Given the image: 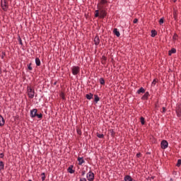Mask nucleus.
I'll return each instance as SVG.
<instances>
[{
    "label": "nucleus",
    "instance_id": "nucleus-25",
    "mask_svg": "<svg viewBox=\"0 0 181 181\" xmlns=\"http://www.w3.org/2000/svg\"><path fill=\"white\" fill-rule=\"evenodd\" d=\"M68 171L70 173H74V170H73V168L71 167H69L68 168Z\"/></svg>",
    "mask_w": 181,
    "mask_h": 181
},
{
    "label": "nucleus",
    "instance_id": "nucleus-40",
    "mask_svg": "<svg viewBox=\"0 0 181 181\" xmlns=\"http://www.w3.org/2000/svg\"><path fill=\"white\" fill-rule=\"evenodd\" d=\"M77 133L78 134V135H81V131L77 130Z\"/></svg>",
    "mask_w": 181,
    "mask_h": 181
},
{
    "label": "nucleus",
    "instance_id": "nucleus-2",
    "mask_svg": "<svg viewBox=\"0 0 181 181\" xmlns=\"http://www.w3.org/2000/svg\"><path fill=\"white\" fill-rule=\"evenodd\" d=\"M73 76H77L80 73V67L78 66H73L71 68Z\"/></svg>",
    "mask_w": 181,
    "mask_h": 181
},
{
    "label": "nucleus",
    "instance_id": "nucleus-28",
    "mask_svg": "<svg viewBox=\"0 0 181 181\" xmlns=\"http://www.w3.org/2000/svg\"><path fill=\"white\" fill-rule=\"evenodd\" d=\"M177 117H181V110L176 111Z\"/></svg>",
    "mask_w": 181,
    "mask_h": 181
},
{
    "label": "nucleus",
    "instance_id": "nucleus-10",
    "mask_svg": "<svg viewBox=\"0 0 181 181\" xmlns=\"http://www.w3.org/2000/svg\"><path fill=\"white\" fill-rule=\"evenodd\" d=\"M113 33H115V35L117 37H119V36H121V34L119 33V31H118L117 28H115L113 30Z\"/></svg>",
    "mask_w": 181,
    "mask_h": 181
},
{
    "label": "nucleus",
    "instance_id": "nucleus-33",
    "mask_svg": "<svg viewBox=\"0 0 181 181\" xmlns=\"http://www.w3.org/2000/svg\"><path fill=\"white\" fill-rule=\"evenodd\" d=\"M98 138H104V134H100L97 135Z\"/></svg>",
    "mask_w": 181,
    "mask_h": 181
},
{
    "label": "nucleus",
    "instance_id": "nucleus-46",
    "mask_svg": "<svg viewBox=\"0 0 181 181\" xmlns=\"http://www.w3.org/2000/svg\"><path fill=\"white\" fill-rule=\"evenodd\" d=\"M54 85L56 86V82L54 83Z\"/></svg>",
    "mask_w": 181,
    "mask_h": 181
},
{
    "label": "nucleus",
    "instance_id": "nucleus-30",
    "mask_svg": "<svg viewBox=\"0 0 181 181\" xmlns=\"http://www.w3.org/2000/svg\"><path fill=\"white\" fill-rule=\"evenodd\" d=\"M28 70H33V68H32V64L31 63H30L28 65Z\"/></svg>",
    "mask_w": 181,
    "mask_h": 181
},
{
    "label": "nucleus",
    "instance_id": "nucleus-31",
    "mask_svg": "<svg viewBox=\"0 0 181 181\" xmlns=\"http://www.w3.org/2000/svg\"><path fill=\"white\" fill-rule=\"evenodd\" d=\"M151 86H156V79H153V81L151 83Z\"/></svg>",
    "mask_w": 181,
    "mask_h": 181
},
{
    "label": "nucleus",
    "instance_id": "nucleus-12",
    "mask_svg": "<svg viewBox=\"0 0 181 181\" xmlns=\"http://www.w3.org/2000/svg\"><path fill=\"white\" fill-rule=\"evenodd\" d=\"M78 165H81L82 163H84V162H86V161L84 160L83 157H78Z\"/></svg>",
    "mask_w": 181,
    "mask_h": 181
},
{
    "label": "nucleus",
    "instance_id": "nucleus-45",
    "mask_svg": "<svg viewBox=\"0 0 181 181\" xmlns=\"http://www.w3.org/2000/svg\"><path fill=\"white\" fill-rule=\"evenodd\" d=\"M147 154H148V155H151V153H149V152H147Z\"/></svg>",
    "mask_w": 181,
    "mask_h": 181
},
{
    "label": "nucleus",
    "instance_id": "nucleus-36",
    "mask_svg": "<svg viewBox=\"0 0 181 181\" xmlns=\"http://www.w3.org/2000/svg\"><path fill=\"white\" fill-rule=\"evenodd\" d=\"M99 16H100V13H95V18H98Z\"/></svg>",
    "mask_w": 181,
    "mask_h": 181
},
{
    "label": "nucleus",
    "instance_id": "nucleus-47",
    "mask_svg": "<svg viewBox=\"0 0 181 181\" xmlns=\"http://www.w3.org/2000/svg\"><path fill=\"white\" fill-rule=\"evenodd\" d=\"M28 181H33L32 180H29Z\"/></svg>",
    "mask_w": 181,
    "mask_h": 181
},
{
    "label": "nucleus",
    "instance_id": "nucleus-23",
    "mask_svg": "<svg viewBox=\"0 0 181 181\" xmlns=\"http://www.w3.org/2000/svg\"><path fill=\"white\" fill-rule=\"evenodd\" d=\"M18 40L19 42V45H21V46H23V42H22V38H21V36H18Z\"/></svg>",
    "mask_w": 181,
    "mask_h": 181
},
{
    "label": "nucleus",
    "instance_id": "nucleus-11",
    "mask_svg": "<svg viewBox=\"0 0 181 181\" xmlns=\"http://www.w3.org/2000/svg\"><path fill=\"white\" fill-rule=\"evenodd\" d=\"M148 97H149V92H146L142 96L141 100H148Z\"/></svg>",
    "mask_w": 181,
    "mask_h": 181
},
{
    "label": "nucleus",
    "instance_id": "nucleus-29",
    "mask_svg": "<svg viewBox=\"0 0 181 181\" xmlns=\"http://www.w3.org/2000/svg\"><path fill=\"white\" fill-rule=\"evenodd\" d=\"M163 22H165V19L163 18H161L159 21V23L160 25H162V23H163Z\"/></svg>",
    "mask_w": 181,
    "mask_h": 181
},
{
    "label": "nucleus",
    "instance_id": "nucleus-44",
    "mask_svg": "<svg viewBox=\"0 0 181 181\" xmlns=\"http://www.w3.org/2000/svg\"><path fill=\"white\" fill-rule=\"evenodd\" d=\"M95 13H100V11L98 10H95Z\"/></svg>",
    "mask_w": 181,
    "mask_h": 181
},
{
    "label": "nucleus",
    "instance_id": "nucleus-17",
    "mask_svg": "<svg viewBox=\"0 0 181 181\" xmlns=\"http://www.w3.org/2000/svg\"><path fill=\"white\" fill-rule=\"evenodd\" d=\"M5 168V164L3 161H0V170H4Z\"/></svg>",
    "mask_w": 181,
    "mask_h": 181
},
{
    "label": "nucleus",
    "instance_id": "nucleus-15",
    "mask_svg": "<svg viewBox=\"0 0 181 181\" xmlns=\"http://www.w3.org/2000/svg\"><path fill=\"white\" fill-rule=\"evenodd\" d=\"M99 83L100 84H101L102 86H104L105 84V80L104 79V78H100L99 79Z\"/></svg>",
    "mask_w": 181,
    "mask_h": 181
},
{
    "label": "nucleus",
    "instance_id": "nucleus-34",
    "mask_svg": "<svg viewBox=\"0 0 181 181\" xmlns=\"http://www.w3.org/2000/svg\"><path fill=\"white\" fill-rule=\"evenodd\" d=\"M133 23H138V18H134L133 21Z\"/></svg>",
    "mask_w": 181,
    "mask_h": 181
},
{
    "label": "nucleus",
    "instance_id": "nucleus-38",
    "mask_svg": "<svg viewBox=\"0 0 181 181\" xmlns=\"http://www.w3.org/2000/svg\"><path fill=\"white\" fill-rule=\"evenodd\" d=\"M79 181H87V179H86V178H81Z\"/></svg>",
    "mask_w": 181,
    "mask_h": 181
},
{
    "label": "nucleus",
    "instance_id": "nucleus-13",
    "mask_svg": "<svg viewBox=\"0 0 181 181\" xmlns=\"http://www.w3.org/2000/svg\"><path fill=\"white\" fill-rule=\"evenodd\" d=\"M124 181H133L132 177L131 175L124 176Z\"/></svg>",
    "mask_w": 181,
    "mask_h": 181
},
{
    "label": "nucleus",
    "instance_id": "nucleus-7",
    "mask_svg": "<svg viewBox=\"0 0 181 181\" xmlns=\"http://www.w3.org/2000/svg\"><path fill=\"white\" fill-rule=\"evenodd\" d=\"M105 16H107V12L105 11V10H100V18H105Z\"/></svg>",
    "mask_w": 181,
    "mask_h": 181
},
{
    "label": "nucleus",
    "instance_id": "nucleus-39",
    "mask_svg": "<svg viewBox=\"0 0 181 181\" xmlns=\"http://www.w3.org/2000/svg\"><path fill=\"white\" fill-rule=\"evenodd\" d=\"M140 156H141V153H139L136 154V158H140Z\"/></svg>",
    "mask_w": 181,
    "mask_h": 181
},
{
    "label": "nucleus",
    "instance_id": "nucleus-48",
    "mask_svg": "<svg viewBox=\"0 0 181 181\" xmlns=\"http://www.w3.org/2000/svg\"><path fill=\"white\" fill-rule=\"evenodd\" d=\"M133 181H135V180H133Z\"/></svg>",
    "mask_w": 181,
    "mask_h": 181
},
{
    "label": "nucleus",
    "instance_id": "nucleus-18",
    "mask_svg": "<svg viewBox=\"0 0 181 181\" xmlns=\"http://www.w3.org/2000/svg\"><path fill=\"white\" fill-rule=\"evenodd\" d=\"M94 97H95L94 102L95 103V104H97L98 101H100V97H98V95H95Z\"/></svg>",
    "mask_w": 181,
    "mask_h": 181
},
{
    "label": "nucleus",
    "instance_id": "nucleus-32",
    "mask_svg": "<svg viewBox=\"0 0 181 181\" xmlns=\"http://www.w3.org/2000/svg\"><path fill=\"white\" fill-rule=\"evenodd\" d=\"M5 56H6V53L4 52H3L1 53V59H4V57H5Z\"/></svg>",
    "mask_w": 181,
    "mask_h": 181
},
{
    "label": "nucleus",
    "instance_id": "nucleus-43",
    "mask_svg": "<svg viewBox=\"0 0 181 181\" xmlns=\"http://www.w3.org/2000/svg\"><path fill=\"white\" fill-rule=\"evenodd\" d=\"M166 111V109L165 107H163V112H165Z\"/></svg>",
    "mask_w": 181,
    "mask_h": 181
},
{
    "label": "nucleus",
    "instance_id": "nucleus-22",
    "mask_svg": "<svg viewBox=\"0 0 181 181\" xmlns=\"http://www.w3.org/2000/svg\"><path fill=\"white\" fill-rule=\"evenodd\" d=\"M140 121H141V125H145V118H144V117H140Z\"/></svg>",
    "mask_w": 181,
    "mask_h": 181
},
{
    "label": "nucleus",
    "instance_id": "nucleus-41",
    "mask_svg": "<svg viewBox=\"0 0 181 181\" xmlns=\"http://www.w3.org/2000/svg\"><path fill=\"white\" fill-rule=\"evenodd\" d=\"M0 156H1L0 158H4V153H0Z\"/></svg>",
    "mask_w": 181,
    "mask_h": 181
},
{
    "label": "nucleus",
    "instance_id": "nucleus-8",
    "mask_svg": "<svg viewBox=\"0 0 181 181\" xmlns=\"http://www.w3.org/2000/svg\"><path fill=\"white\" fill-rule=\"evenodd\" d=\"M94 43L95 46H98L100 45V37H98V36L95 37Z\"/></svg>",
    "mask_w": 181,
    "mask_h": 181
},
{
    "label": "nucleus",
    "instance_id": "nucleus-37",
    "mask_svg": "<svg viewBox=\"0 0 181 181\" xmlns=\"http://www.w3.org/2000/svg\"><path fill=\"white\" fill-rule=\"evenodd\" d=\"M176 37H177V35L175 34L173 37V40H176Z\"/></svg>",
    "mask_w": 181,
    "mask_h": 181
},
{
    "label": "nucleus",
    "instance_id": "nucleus-16",
    "mask_svg": "<svg viewBox=\"0 0 181 181\" xmlns=\"http://www.w3.org/2000/svg\"><path fill=\"white\" fill-rule=\"evenodd\" d=\"M141 93H145V89L141 87L137 90V94H141Z\"/></svg>",
    "mask_w": 181,
    "mask_h": 181
},
{
    "label": "nucleus",
    "instance_id": "nucleus-9",
    "mask_svg": "<svg viewBox=\"0 0 181 181\" xmlns=\"http://www.w3.org/2000/svg\"><path fill=\"white\" fill-rule=\"evenodd\" d=\"M4 125H5V119L2 115H0V127H4Z\"/></svg>",
    "mask_w": 181,
    "mask_h": 181
},
{
    "label": "nucleus",
    "instance_id": "nucleus-42",
    "mask_svg": "<svg viewBox=\"0 0 181 181\" xmlns=\"http://www.w3.org/2000/svg\"><path fill=\"white\" fill-rule=\"evenodd\" d=\"M81 175H82V176H84V175H86V172L85 171H82Z\"/></svg>",
    "mask_w": 181,
    "mask_h": 181
},
{
    "label": "nucleus",
    "instance_id": "nucleus-24",
    "mask_svg": "<svg viewBox=\"0 0 181 181\" xmlns=\"http://www.w3.org/2000/svg\"><path fill=\"white\" fill-rule=\"evenodd\" d=\"M41 176H42V181H45V180L46 179V175L45 174V173H42V174H41Z\"/></svg>",
    "mask_w": 181,
    "mask_h": 181
},
{
    "label": "nucleus",
    "instance_id": "nucleus-19",
    "mask_svg": "<svg viewBox=\"0 0 181 181\" xmlns=\"http://www.w3.org/2000/svg\"><path fill=\"white\" fill-rule=\"evenodd\" d=\"M156 35H158V33H156V30H151V37H155L156 36Z\"/></svg>",
    "mask_w": 181,
    "mask_h": 181
},
{
    "label": "nucleus",
    "instance_id": "nucleus-3",
    "mask_svg": "<svg viewBox=\"0 0 181 181\" xmlns=\"http://www.w3.org/2000/svg\"><path fill=\"white\" fill-rule=\"evenodd\" d=\"M1 6L3 11H4V12H6V11H8V8H9V6L8 5V2H6V0L1 1Z\"/></svg>",
    "mask_w": 181,
    "mask_h": 181
},
{
    "label": "nucleus",
    "instance_id": "nucleus-4",
    "mask_svg": "<svg viewBox=\"0 0 181 181\" xmlns=\"http://www.w3.org/2000/svg\"><path fill=\"white\" fill-rule=\"evenodd\" d=\"M86 177L88 181H93L94 180V173H93L92 171H89L86 175Z\"/></svg>",
    "mask_w": 181,
    "mask_h": 181
},
{
    "label": "nucleus",
    "instance_id": "nucleus-1",
    "mask_svg": "<svg viewBox=\"0 0 181 181\" xmlns=\"http://www.w3.org/2000/svg\"><path fill=\"white\" fill-rule=\"evenodd\" d=\"M27 94L29 98H33L35 97V89L30 86L27 87Z\"/></svg>",
    "mask_w": 181,
    "mask_h": 181
},
{
    "label": "nucleus",
    "instance_id": "nucleus-21",
    "mask_svg": "<svg viewBox=\"0 0 181 181\" xmlns=\"http://www.w3.org/2000/svg\"><path fill=\"white\" fill-rule=\"evenodd\" d=\"M35 64L36 66H40V59L39 58H35Z\"/></svg>",
    "mask_w": 181,
    "mask_h": 181
},
{
    "label": "nucleus",
    "instance_id": "nucleus-5",
    "mask_svg": "<svg viewBox=\"0 0 181 181\" xmlns=\"http://www.w3.org/2000/svg\"><path fill=\"white\" fill-rule=\"evenodd\" d=\"M37 115V109H33L30 111V115L31 118H35Z\"/></svg>",
    "mask_w": 181,
    "mask_h": 181
},
{
    "label": "nucleus",
    "instance_id": "nucleus-6",
    "mask_svg": "<svg viewBox=\"0 0 181 181\" xmlns=\"http://www.w3.org/2000/svg\"><path fill=\"white\" fill-rule=\"evenodd\" d=\"M161 148L162 149H166L168 148V146H169V143H168V141L166 140H163L161 141Z\"/></svg>",
    "mask_w": 181,
    "mask_h": 181
},
{
    "label": "nucleus",
    "instance_id": "nucleus-27",
    "mask_svg": "<svg viewBox=\"0 0 181 181\" xmlns=\"http://www.w3.org/2000/svg\"><path fill=\"white\" fill-rule=\"evenodd\" d=\"M36 117H37V118H39V119L43 118V115L42 113H40V114L37 113Z\"/></svg>",
    "mask_w": 181,
    "mask_h": 181
},
{
    "label": "nucleus",
    "instance_id": "nucleus-20",
    "mask_svg": "<svg viewBox=\"0 0 181 181\" xmlns=\"http://www.w3.org/2000/svg\"><path fill=\"white\" fill-rule=\"evenodd\" d=\"M86 97L87 100H91L93 98V93L86 94Z\"/></svg>",
    "mask_w": 181,
    "mask_h": 181
},
{
    "label": "nucleus",
    "instance_id": "nucleus-26",
    "mask_svg": "<svg viewBox=\"0 0 181 181\" xmlns=\"http://www.w3.org/2000/svg\"><path fill=\"white\" fill-rule=\"evenodd\" d=\"M180 165H181V160L178 159L176 166H177V168H180Z\"/></svg>",
    "mask_w": 181,
    "mask_h": 181
},
{
    "label": "nucleus",
    "instance_id": "nucleus-14",
    "mask_svg": "<svg viewBox=\"0 0 181 181\" xmlns=\"http://www.w3.org/2000/svg\"><path fill=\"white\" fill-rule=\"evenodd\" d=\"M176 53V49L172 48L171 50L169 51L168 54L169 56H172V54Z\"/></svg>",
    "mask_w": 181,
    "mask_h": 181
},
{
    "label": "nucleus",
    "instance_id": "nucleus-35",
    "mask_svg": "<svg viewBox=\"0 0 181 181\" xmlns=\"http://www.w3.org/2000/svg\"><path fill=\"white\" fill-rule=\"evenodd\" d=\"M101 4H107V0H100Z\"/></svg>",
    "mask_w": 181,
    "mask_h": 181
}]
</instances>
